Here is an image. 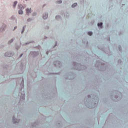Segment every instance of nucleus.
<instances>
[{"instance_id":"c9c22d12","label":"nucleus","mask_w":128,"mask_h":128,"mask_svg":"<svg viewBox=\"0 0 128 128\" xmlns=\"http://www.w3.org/2000/svg\"><path fill=\"white\" fill-rule=\"evenodd\" d=\"M38 14V13L36 12H34V13L32 14V16H36Z\"/></svg>"},{"instance_id":"cd10ccee","label":"nucleus","mask_w":128,"mask_h":128,"mask_svg":"<svg viewBox=\"0 0 128 128\" xmlns=\"http://www.w3.org/2000/svg\"><path fill=\"white\" fill-rule=\"evenodd\" d=\"M56 19L57 20H61L62 19V16H60V15L56 16Z\"/></svg>"},{"instance_id":"a19ab883","label":"nucleus","mask_w":128,"mask_h":128,"mask_svg":"<svg viewBox=\"0 0 128 128\" xmlns=\"http://www.w3.org/2000/svg\"><path fill=\"white\" fill-rule=\"evenodd\" d=\"M22 56H24V54H20V56H19V58H22Z\"/></svg>"},{"instance_id":"b1692460","label":"nucleus","mask_w":128,"mask_h":128,"mask_svg":"<svg viewBox=\"0 0 128 128\" xmlns=\"http://www.w3.org/2000/svg\"><path fill=\"white\" fill-rule=\"evenodd\" d=\"M14 40H16V38H13L12 40H10L8 42V44H10L14 42Z\"/></svg>"},{"instance_id":"4c0bfd02","label":"nucleus","mask_w":128,"mask_h":128,"mask_svg":"<svg viewBox=\"0 0 128 128\" xmlns=\"http://www.w3.org/2000/svg\"><path fill=\"white\" fill-rule=\"evenodd\" d=\"M118 64H122V60L119 59L118 62Z\"/></svg>"},{"instance_id":"603ef678","label":"nucleus","mask_w":128,"mask_h":128,"mask_svg":"<svg viewBox=\"0 0 128 128\" xmlns=\"http://www.w3.org/2000/svg\"><path fill=\"white\" fill-rule=\"evenodd\" d=\"M36 48H38V46H36Z\"/></svg>"},{"instance_id":"7ed1b4c3","label":"nucleus","mask_w":128,"mask_h":128,"mask_svg":"<svg viewBox=\"0 0 128 128\" xmlns=\"http://www.w3.org/2000/svg\"><path fill=\"white\" fill-rule=\"evenodd\" d=\"M95 66L98 70H100V72H104L108 68V66L106 64L102 62L100 60L96 62Z\"/></svg>"},{"instance_id":"13d9d810","label":"nucleus","mask_w":128,"mask_h":128,"mask_svg":"<svg viewBox=\"0 0 128 128\" xmlns=\"http://www.w3.org/2000/svg\"><path fill=\"white\" fill-rule=\"evenodd\" d=\"M112 6H114L112 5Z\"/></svg>"},{"instance_id":"5fc2aeb1","label":"nucleus","mask_w":128,"mask_h":128,"mask_svg":"<svg viewBox=\"0 0 128 128\" xmlns=\"http://www.w3.org/2000/svg\"><path fill=\"white\" fill-rule=\"evenodd\" d=\"M26 0V2H28V0Z\"/></svg>"},{"instance_id":"aec40b11","label":"nucleus","mask_w":128,"mask_h":128,"mask_svg":"<svg viewBox=\"0 0 128 128\" xmlns=\"http://www.w3.org/2000/svg\"><path fill=\"white\" fill-rule=\"evenodd\" d=\"M97 26L100 28H104V23L102 22L98 23Z\"/></svg>"},{"instance_id":"dca6fc26","label":"nucleus","mask_w":128,"mask_h":128,"mask_svg":"<svg viewBox=\"0 0 128 128\" xmlns=\"http://www.w3.org/2000/svg\"><path fill=\"white\" fill-rule=\"evenodd\" d=\"M6 28V25L5 24H3L2 27L0 28V32H4Z\"/></svg>"},{"instance_id":"2eb2a0df","label":"nucleus","mask_w":128,"mask_h":128,"mask_svg":"<svg viewBox=\"0 0 128 128\" xmlns=\"http://www.w3.org/2000/svg\"><path fill=\"white\" fill-rule=\"evenodd\" d=\"M40 126V122L38 120L36 122L32 124V126L33 128H36V126Z\"/></svg>"},{"instance_id":"de8ad7c7","label":"nucleus","mask_w":128,"mask_h":128,"mask_svg":"<svg viewBox=\"0 0 128 128\" xmlns=\"http://www.w3.org/2000/svg\"><path fill=\"white\" fill-rule=\"evenodd\" d=\"M119 34H120H120H122V32H120Z\"/></svg>"},{"instance_id":"a878e982","label":"nucleus","mask_w":128,"mask_h":128,"mask_svg":"<svg viewBox=\"0 0 128 128\" xmlns=\"http://www.w3.org/2000/svg\"><path fill=\"white\" fill-rule=\"evenodd\" d=\"M87 34H88V36H92L94 34V32H92V31H88V32H87Z\"/></svg>"},{"instance_id":"f3484780","label":"nucleus","mask_w":128,"mask_h":128,"mask_svg":"<svg viewBox=\"0 0 128 128\" xmlns=\"http://www.w3.org/2000/svg\"><path fill=\"white\" fill-rule=\"evenodd\" d=\"M26 98V94L24 93H21V96H20V100H24Z\"/></svg>"},{"instance_id":"052dcab7","label":"nucleus","mask_w":128,"mask_h":128,"mask_svg":"<svg viewBox=\"0 0 128 128\" xmlns=\"http://www.w3.org/2000/svg\"><path fill=\"white\" fill-rule=\"evenodd\" d=\"M54 94V96H56V94Z\"/></svg>"},{"instance_id":"49530a36","label":"nucleus","mask_w":128,"mask_h":128,"mask_svg":"<svg viewBox=\"0 0 128 128\" xmlns=\"http://www.w3.org/2000/svg\"><path fill=\"white\" fill-rule=\"evenodd\" d=\"M11 18H12V20H14V16H12L11 17Z\"/></svg>"},{"instance_id":"473e14b6","label":"nucleus","mask_w":128,"mask_h":128,"mask_svg":"<svg viewBox=\"0 0 128 128\" xmlns=\"http://www.w3.org/2000/svg\"><path fill=\"white\" fill-rule=\"evenodd\" d=\"M118 50L120 52H122V46H120V45L118 46Z\"/></svg>"},{"instance_id":"6e6d98bb","label":"nucleus","mask_w":128,"mask_h":128,"mask_svg":"<svg viewBox=\"0 0 128 128\" xmlns=\"http://www.w3.org/2000/svg\"><path fill=\"white\" fill-rule=\"evenodd\" d=\"M122 6H125V4H122Z\"/></svg>"},{"instance_id":"9b49d317","label":"nucleus","mask_w":128,"mask_h":128,"mask_svg":"<svg viewBox=\"0 0 128 128\" xmlns=\"http://www.w3.org/2000/svg\"><path fill=\"white\" fill-rule=\"evenodd\" d=\"M4 56H6V58H12V56H14V52H6L4 54Z\"/></svg>"},{"instance_id":"37998d69","label":"nucleus","mask_w":128,"mask_h":128,"mask_svg":"<svg viewBox=\"0 0 128 128\" xmlns=\"http://www.w3.org/2000/svg\"><path fill=\"white\" fill-rule=\"evenodd\" d=\"M20 48V47L18 46H16V50H18Z\"/></svg>"},{"instance_id":"72a5a7b5","label":"nucleus","mask_w":128,"mask_h":128,"mask_svg":"<svg viewBox=\"0 0 128 128\" xmlns=\"http://www.w3.org/2000/svg\"><path fill=\"white\" fill-rule=\"evenodd\" d=\"M56 2V4H62V0H57Z\"/></svg>"},{"instance_id":"39448f33","label":"nucleus","mask_w":128,"mask_h":128,"mask_svg":"<svg viewBox=\"0 0 128 128\" xmlns=\"http://www.w3.org/2000/svg\"><path fill=\"white\" fill-rule=\"evenodd\" d=\"M76 74L72 72H68L64 75L65 80H72L74 78H76Z\"/></svg>"},{"instance_id":"0eeeda50","label":"nucleus","mask_w":128,"mask_h":128,"mask_svg":"<svg viewBox=\"0 0 128 128\" xmlns=\"http://www.w3.org/2000/svg\"><path fill=\"white\" fill-rule=\"evenodd\" d=\"M42 98L44 100H52V98L54 96H52V93H50V92H46L44 91L42 92Z\"/></svg>"},{"instance_id":"412c9836","label":"nucleus","mask_w":128,"mask_h":128,"mask_svg":"<svg viewBox=\"0 0 128 128\" xmlns=\"http://www.w3.org/2000/svg\"><path fill=\"white\" fill-rule=\"evenodd\" d=\"M48 12H45L43 14L42 18H44V20H46V18H48Z\"/></svg>"},{"instance_id":"2f4dec72","label":"nucleus","mask_w":128,"mask_h":128,"mask_svg":"<svg viewBox=\"0 0 128 128\" xmlns=\"http://www.w3.org/2000/svg\"><path fill=\"white\" fill-rule=\"evenodd\" d=\"M76 6H78V3L76 2H75L74 4H73L72 5V8H76Z\"/></svg>"},{"instance_id":"c03bdc74","label":"nucleus","mask_w":128,"mask_h":128,"mask_svg":"<svg viewBox=\"0 0 128 128\" xmlns=\"http://www.w3.org/2000/svg\"><path fill=\"white\" fill-rule=\"evenodd\" d=\"M108 26H110V24H106V28H108Z\"/></svg>"},{"instance_id":"a18cd8bd","label":"nucleus","mask_w":128,"mask_h":128,"mask_svg":"<svg viewBox=\"0 0 128 128\" xmlns=\"http://www.w3.org/2000/svg\"><path fill=\"white\" fill-rule=\"evenodd\" d=\"M46 38H48V37L46 36H44V39L46 40Z\"/></svg>"},{"instance_id":"bb28decb","label":"nucleus","mask_w":128,"mask_h":128,"mask_svg":"<svg viewBox=\"0 0 128 128\" xmlns=\"http://www.w3.org/2000/svg\"><path fill=\"white\" fill-rule=\"evenodd\" d=\"M34 44V41L32 40V41H30V42H27L25 43L24 44L25 46H27V44Z\"/></svg>"},{"instance_id":"7c9ffc66","label":"nucleus","mask_w":128,"mask_h":128,"mask_svg":"<svg viewBox=\"0 0 128 128\" xmlns=\"http://www.w3.org/2000/svg\"><path fill=\"white\" fill-rule=\"evenodd\" d=\"M16 4H18V1H14V2L13 8H16Z\"/></svg>"},{"instance_id":"f704fd0d","label":"nucleus","mask_w":128,"mask_h":128,"mask_svg":"<svg viewBox=\"0 0 128 128\" xmlns=\"http://www.w3.org/2000/svg\"><path fill=\"white\" fill-rule=\"evenodd\" d=\"M32 18H28L27 20V22H32Z\"/></svg>"},{"instance_id":"f257e3e1","label":"nucleus","mask_w":128,"mask_h":128,"mask_svg":"<svg viewBox=\"0 0 128 128\" xmlns=\"http://www.w3.org/2000/svg\"><path fill=\"white\" fill-rule=\"evenodd\" d=\"M99 98L96 94H88L84 100V102L88 108H94L98 104Z\"/></svg>"},{"instance_id":"09e8293b","label":"nucleus","mask_w":128,"mask_h":128,"mask_svg":"<svg viewBox=\"0 0 128 128\" xmlns=\"http://www.w3.org/2000/svg\"><path fill=\"white\" fill-rule=\"evenodd\" d=\"M57 46V44H56H56L54 45V46Z\"/></svg>"},{"instance_id":"393cba45","label":"nucleus","mask_w":128,"mask_h":128,"mask_svg":"<svg viewBox=\"0 0 128 128\" xmlns=\"http://www.w3.org/2000/svg\"><path fill=\"white\" fill-rule=\"evenodd\" d=\"M26 26L25 25L22 27V30L21 31V34H22L24 32V30H26Z\"/></svg>"},{"instance_id":"6e6552de","label":"nucleus","mask_w":128,"mask_h":128,"mask_svg":"<svg viewBox=\"0 0 128 128\" xmlns=\"http://www.w3.org/2000/svg\"><path fill=\"white\" fill-rule=\"evenodd\" d=\"M96 80H94V87L97 89L100 88V86L102 84V81H100V79H98V76H96Z\"/></svg>"},{"instance_id":"a211bd4d","label":"nucleus","mask_w":128,"mask_h":128,"mask_svg":"<svg viewBox=\"0 0 128 128\" xmlns=\"http://www.w3.org/2000/svg\"><path fill=\"white\" fill-rule=\"evenodd\" d=\"M26 14L27 16H30V14H32V8H26Z\"/></svg>"},{"instance_id":"ddd939ff","label":"nucleus","mask_w":128,"mask_h":128,"mask_svg":"<svg viewBox=\"0 0 128 128\" xmlns=\"http://www.w3.org/2000/svg\"><path fill=\"white\" fill-rule=\"evenodd\" d=\"M20 119H17L16 118V116H12V122H13V124H18V122H20Z\"/></svg>"},{"instance_id":"1a4fd4ad","label":"nucleus","mask_w":128,"mask_h":128,"mask_svg":"<svg viewBox=\"0 0 128 128\" xmlns=\"http://www.w3.org/2000/svg\"><path fill=\"white\" fill-rule=\"evenodd\" d=\"M30 54H31L32 58H36L37 56H38L40 55V52L38 51H32L30 52Z\"/></svg>"},{"instance_id":"20e7f679","label":"nucleus","mask_w":128,"mask_h":128,"mask_svg":"<svg viewBox=\"0 0 128 128\" xmlns=\"http://www.w3.org/2000/svg\"><path fill=\"white\" fill-rule=\"evenodd\" d=\"M72 66L74 70H86L87 68L86 66L80 63H78L76 62H73Z\"/></svg>"},{"instance_id":"bf43d9fd","label":"nucleus","mask_w":128,"mask_h":128,"mask_svg":"<svg viewBox=\"0 0 128 128\" xmlns=\"http://www.w3.org/2000/svg\"><path fill=\"white\" fill-rule=\"evenodd\" d=\"M110 2H112V0H111V1H110Z\"/></svg>"},{"instance_id":"ea45409f","label":"nucleus","mask_w":128,"mask_h":128,"mask_svg":"<svg viewBox=\"0 0 128 128\" xmlns=\"http://www.w3.org/2000/svg\"><path fill=\"white\" fill-rule=\"evenodd\" d=\"M4 48V45H1L0 46V48Z\"/></svg>"},{"instance_id":"c756f323","label":"nucleus","mask_w":128,"mask_h":128,"mask_svg":"<svg viewBox=\"0 0 128 128\" xmlns=\"http://www.w3.org/2000/svg\"><path fill=\"white\" fill-rule=\"evenodd\" d=\"M20 68L21 70H24V64H22V62L20 64Z\"/></svg>"},{"instance_id":"4be33fe9","label":"nucleus","mask_w":128,"mask_h":128,"mask_svg":"<svg viewBox=\"0 0 128 128\" xmlns=\"http://www.w3.org/2000/svg\"><path fill=\"white\" fill-rule=\"evenodd\" d=\"M82 42H83V44H86V48H88V41L87 40L84 39L82 40Z\"/></svg>"},{"instance_id":"3c124183","label":"nucleus","mask_w":128,"mask_h":128,"mask_svg":"<svg viewBox=\"0 0 128 128\" xmlns=\"http://www.w3.org/2000/svg\"><path fill=\"white\" fill-rule=\"evenodd\" d=\"M46 6V4H44L43 5V8L44 6Z\"/></svg>"},{"instance_id":"864d4df0","label":"nucleus","mask_w":128,"mask_h":128,"mask_svg":"<svg viewBox=\"0 0 128 128\" xmlns=\"http://www.w3.org/2000/svg\"><path fill=\"white\" fill-rule=\"evenodd\" d=\"M109 10H112V9L110 8V7H109Z\"/></svg>"},{"instance_id":"680f3d73","label":"nucleus","mask_w":128,"mask_h":128,"mask_svg":"<svg viewBox=\"0 0 128 128\" xmlns=\"http://www.w3.org/2000/svg\"><path fill=\"white\" fill-rule=\"evenodd\" d=\"M56 82V80H55V82Z\"/></svg>"},{"instance_id":"9d476101","label":"nucleus","mask_w":128,"mask_h":128,"mask_svg":"<svg viewBox=\"0 0 128 128\" xmlns=\"http://www.w3.org/2000/svg\"><path fill=\"white\" fill-rule=\"evenodd\" d=\"M53 64L55 66H56L57 68H62V62H60V60H56L53 62Z\"/></svg>"},{"instance_id":"4468645a","label":"nucleus","mask_w":128,"mask_h":128,"mask_svg":"<svg viewBox=\"0 0 128 128\" xmlns=\"http://www.w3.org/2000/svg\"><path fill=\"white\" fill-rule=\"evenodd\" d=\"M56 126L58 128H62V123L60 121H58L56 122Z\"/></svg>"},{"instance_id":"58836bf2","label":"nucleus","mask_w":128,"mask_h":128,"mask_svg":"<svg viewBox=\"0 0 128 128\" xmlns=\"http://www.w3.org/2000/svg\"><path fill=\"white\" fill-rule=\"evenodd\" d=\"M50 74H60V73H50Z\"/></svg>"},{"instance_id":"4d7b16f0","label":"nucleus","mask_w":128,"mask_h":128,"mask_svg":"<svg viewBox=\"0 0 128 128\" xmlns=\"http://www.w3.org/2000/svg\"><path fill=\"white\" fill-rule=\"evenodd\" d=\"M48 28H49V27H48Z\"/></svg>"},{"instance_id":"e433bc0d","label":"nucleus","mask_w":128,"mask_h":128,"mask_svg":"<svg viewBox=\"0 0 128 128\" xmlns=\"http://www.w3.org/2000/svg\"><path fill=\"white\" fill-rule=\"evenodd\" d=\"M50 50H48L46 51V54L47 56H48V54H50Z\"/></svg>"},{"instance_id":"79ce46f5","label":"nucleus","mask_w":128,"mask_h":128,"mask_svg":"<svg viewBox=\"0 0 128 128\" xmlns=\"http://www.w3.org/2000/svg\"><path fill=\"white\" fill-rule=\"evenodd\" d=\"M16 28H18V26H16L15 27H14L13 30H16Z\"/></svg>"},{"instance_id":"c85d7f7f","label":"nucleus","mask_w":128,"mask_h":128,"mask_svg":"<svg viewBox=\"0 0 128 128\" xmlns=\"http://www.w3.org/2000/svg\"><path fill=\"white\" fill-rule=\"evenodd\" d=\"M18 14H24V11L22 10H20L18 12Z\"/></svg>"},{"instance_id":"5701e85b","label":"nucleus","mask_w":128,"mask_h":128,"mask_svg":"<svg viewBox=\"0 0 128 128\" xmlns=\"http://www.w3.org/2000/svg\"><path fill=\"white\" fill-rule=\"evenodd\" d=\"M18 8L20 10H24V6H22V4H19L18 5Z\"/></svg>"},{"instance_id":"423d86ee","label":"nucleus","mask_w":128,"mask_h":128,"mask_svg":"<svg viewBox=\"0 0 128 128\" xmlns=\"http://www.w3.org/2000/svg\"><path fill=\"white\" fill-rule=\"evenodd\" d=\"M98 48H99V50H100L105 54H108V53L110 52V46H107L105 47L104 44H102L101 46L98 45Z\"/></svg>"},{"instance_id":"f8f14e48","label":"nucleus","mask_w":128,"mask_h":128,"mask_svg":"<svg viewBox=\"0 0 128 128\" xmlns=\"http://www.w3.org/2000/svg\"><path fill=\"white\" fill-rule=\"evenodd\" d=\"M8 68H10V66H8V64L3 65V69H4V70L5 72L4 74H5L8 72Z\"/></svg>"},{"instance_id":"8fccbe9b","label":"nucleus","mask_w":128,"mask_h":128,"mask_svg":"<svg viewBox=\"0 0 128 128\" xmlns=\"http://www.w3.org/2000/svg\"><path fill=\"white\" fill-rule=\"evenodd\" d=\"M46 6V4H44L43 5V8L44 6Z\"/></svg>"},{"instance_id":"f03ea898","label":"nucleus","mask_w":128,"mask_h":128,"mask_svg":"<svg viewBox=\"0 0 128 128\" xmlns=\"http://www.w3.org/2000/svg\"><path fill=\"white\" fill-rule=\"evenodd\" d=\"M112 94L110 95V98L113 102H118L122 100V94L118 90H114Z\"/></svg>"},{"instance_id":"6ab92c4d","label":"nucleus","mask_w":128,"mask_h":128,"mask_svg":"<svg viewBox=\"0 0 128 128\" xmlns=\"http://www.w3.org/2000/svg\"><path fill=\"white\" fill-rule=\"evenodd\" d=\"M84 62H82V64H88V60H90V57H84Z\"/></svg>"}]
</instances>
